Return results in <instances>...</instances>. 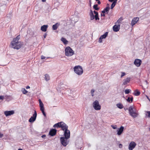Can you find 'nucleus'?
Listing matches in <instances>:
<instances>
[{"label":"nucleus","mask_w":150,"mask_h":150,"mask_svg":"<svg viewBox=\"0 0 150 150\" xmlns=\"http://www.w3.org/2000/svg\"><path fill=\"white\" fill-rule=\"evenodd\" d=\"M146 115H147V116L148 117H150V111H147L146 112Z\"/></svg>","instance_id":"obj_36"},{"label":"nucleus","mask_w":150,"mask_h":150,"mask_svg":"<svg viewBox=\"0 0 150 150\" xmlns=\"http://www.w3.org/2000/svg\"><path fill=\"white\" fill-rule=\"evenodd\" d=\"M39 105L40 108V110L42 111L43 115L44 116L46 117V115L44 111V105L40 99L39 100Z\"/></svg>","instance_id":"obj_9"},{"label":"nucleus","mask_w":150,"mask_h":150,"mask_svg":"<svg viewBox=\"0 0 150 150\" xmlns=\"http://www.w3.org/2000/svg\"><path fill=\"white\" fill-rule=\"evenodd\" d=\"M61 40L65 45L67 44L68 43V41L65 38L63 37L61 38Z\"/></svg>","instance_id":"obj_25"},{"label":"nucleus","mask_w":150,"mask_h":150,"mask_svg":"<svg viewBox=\"0 0 150 150\" xmlns=\"http://www.w3.org/2000/svg\"><path fill=\"white\" fill-rule=\"evenodd\" d=\"M22 91L24 94H26L28 92V91L24 88H23L22 89Z\"/></svg>","instance_id":"obj_33"},{"label":"nucleus","mask_w":150,"mask_h":150,"mask_svg":"<svg viewBox=\"0 0 150 150\" xmlns=\"http://www.w3.org/2000/svg\"><path fill=\"white\" fill-rule=\"evenodd\" d=\"M60 127H61L62 129L64 131L67 129L68 128V127L67 125L62 122Z\"/></svg>","instance_id":"obj_16"},{"label":"nucleus","mask_w":150,"mask_h":150,"mask_svg":"<svg viewBox=\"0 0 150 150\" xmlns=\"http://www.w3.org/2000/svg\"><path fill=\"white\" fill-rule=\"evenodd\" d=\"M124 127L123 126H121L120 128H118L117 130V134L119 135H120L122 133Z\"/></svg>","instance_id":"obj_18"},{"label":"nucleus","mask_w":150,"mask_h":150,"mask_svg":"<svg viewBox=\"0 0 150 150\" xmlns=\"http://www.w3.org/2000/svg\"><path fill=\"white\" fill-rule=\"evenodd\" d=\"M14 113V111L13 110L11 111H6L4 112V114L6 117L12 115Z\"/></svg>","instance_id":"obj_15"},{"label":"nucleus","mask_w":150,"mask_h":150,"mask_svg":"<svg viewBox=\"0 0 150 150\" xmlns=\"http://www.w3.org/2000/svg\"><path fill=\"white\" fill-rule=\"evenodd\" d=\"M65 55L67 57H70L74 54V52L69 46L67 47L65 49Z\"/></svg>","instance_id":"obj_2"},{"label":"nucleus","mask_w":150,"mask_h":150,"mask_svg":"<svg viewBox=\"0 0 150 150\" xmlns=\"http://www.w3.org/2000/svg\"><path fill=\"white\" fill-rule=\"evenodd\" d=\"M39 105L40 108V110L42 111L43 115L44 116L46 117V115L44 111V105L40 99L39 100Z\"/></svg>","instance_id":"obj_7"},{"label":"nucleus","mask_w":150,"mask_h":150,"mask_svg":"<svg viewBox=\"0 0 150 150\" xmlns=\"http://www.w3.org/2000/svg\"><path fill=\"white\" fill-rule=\"evenodd\" d=\"M100 3H100V1H98V4H100Z\"/></svg>","instance_id":"obj_52"},{"label":"nucleus","mask_w":150,"mask_h":150,"mask_svg":"<svg viewBox=\"0 0 150 150\" xmlns=\"http://www.w3.org/2000/svg\"><path fill=\"white\" fill-rule=\"evenodd\" d=\"M64 137L67 138V139H69L70 136V131L68 129L64 131Z\"/></svg>","instance_id":"obj_12"},{"label":"nucleus","mask_w":150,"mask_h":150,"mask_svg":"<svg viewBox=\"0 0 150 150\" xmlns=\"http://www.w3.org/2000/svg\"><path fill=\"white\" fill-rule=\"evenodd\" d=\"M93 13L95 14V16L94 15L93 11L91 10H90V12L89 14V15L90 16V18L91 20H92L94 18H95L96 20H99V18L98 17V12L95 11H93Z\"/></svg>","instance_id":"obj_3"},{"label":"nucleus","mask_w":150,"mask_h":150,"mask_svg":"<svg viewBox=\"0 0 150 150\" xmlns=\"http://www.w3.org/2000/svg\"><path fill=\"white\" fill-rule=\"evenodd\" d=\"M110 9V7L107 6L106 8L104 9V10L106 12H107V13H108V12L109 11V10Z\"/></svg>","instance_id":"obj_32"},{"label":"nucleus","mask_w":150,"mask_h":150,"mask_svg":"<svg viewBox=\"0 0 150 150\" xmlns=\"http://www.w3.org/2000/svg\"><path fill=\"white\" fill-rule=\"evenodd\" d=\"M113 1V2H112V3L113 4H115V5H116V3H117V2H115V1Z\"/></svg>","instance_id":"obj_48"},{"label":"nucleus","mask_w":150,"mask_h":150,"mask_svg":"<svg viewBox=\"0 0 150 150\" xmlns=\"http://www.w3.org/2000/svg\"><path fill=\"white\" fill-rule=\"evenodd\" d=\"M20 37V35H19L13 39L11 43L12 47L13 48L18 50L22 46V43L21 42L18 41Z\"/></svg>","instance_id":"obj_1"},{"label":"nucleus","mask_w":150,"mask_h":150,"mask_svg":"<svg viewBox=\"0 0 150 150\" xmlns=\"http://www.w3.org/2000/svg\"><path fill=\"white\" fill-rule=\"evenodd\" d=\"M130 91L131 90L126 89L125 91V92L126 94H128L129 93Z\"/></svg>","instance_id":"obj_34"},{"label":"nucleus","mask_w":150,"mask_h":150,"mask_svg":"<svg viewBox=\"0 0 150 150\" xmlns=\"http://www.w3.org/2000/svg\"><path fill=\"white\" fill-rule=\"evenodd\" d=\"M47 34L46 33H45V34L44 35V37L45 38H46V36H47Z\"/></svg>","instance_id":"obj_47"},{"label":"nucleus","mask_w":150,"mask_h":150,"mask_svg":"<svg viewBox=\"0 0 150 150\" xmlns=\"http://www.w3.org/2000/svg\"><path fill=\"white\" fill-rule=\"evenodd\" d=\"M133 109L134 108L133 107V106H130L128 109L129 111V113H130L131 112H134V111L133 110Z\"/></svg>","instance_id":"obj_30"},{"label":"nucleus","mask_w":150,"mask_h":150,"mask_svg":"<svg viewBox=\"0 0 150 150\" xmlns=\"http://www.w3.org/2000/svg\"><path fill=\"white\" fill-rule=\"evenodd\" d=\"M37 116V113L35 110L34 111V113L33 115V116L31 117L29 120V122H33L36 120Z\"/></svg>","instance_id":"obj_10"},{"label":"nucleus","mask_w":150,"mask_h":150,"mask_svg":"<svg viewBox=\"0 0 150 150\" xmlns=\"http://www.w3.org/2000/svg\"><path fill=\"white\" fill-rule=\"evenodd\" d=\"M146 97H147V99L149 100V101L150 102V98H149L148 96H146Z\"/></svg>","instance_id":"obj_51"},{"label":"nucleus","mask_w":150,"mask_h":150,"mask_svg":"<svg viewBox=\"0 0 150 150\" xmlns=\"http://www.w3.org/2000/svg\"><path fill=\"white\" fill-rule=\"evenodd\" d=\"M57 130L54 129H51L49 132V135L51 136H53L56 134Z\"/></svg>","instance_id":"obj_14"},{"label":"nucleus","mask_w":150,"mask_h":150,"mask_svg":"<svg viewBox=\"0 0 150 150\" xmlns=\"http://www.w3.org/2000/svg\"><path fill=\"white\" fill-rule=\"evenodd\" d=\"M122 19H121V18H120L116 22V23L117 24V23H121V22L122 21Z\"/></svg>","instance_id":"obj_38"},{"label":"nucleus","mask_w":150,"mask_h":150,"mask_svg":"<svg viewBox=\"0 0 150 150\" xmlns=\"http://www.w3.org/2000/svg\"><path fill=\"white\" fill-rule=\"evenodd\" d=\"M142 62L141 60L139 59H136L134 61V63L137 67H139L140 66Z\"/></svg>","instance_id":"obj_13"},{"label":"nucleus","mask_w":150,"mask_h":150,"mask_svg":"<svg viewBox=\"0 0 150 150\" xmlns=\"http://www.w3.org/2000/svg\"><path fill=\"white\" fill-rule=\"evenodd\" d=\"M111 127H112L113 129H115L117 128L116 126L111 125Z\"/></svg>","instance_id":"obj_42"},{"label":"nucleus","mask_w":150,"mask_h":150,"mask_svg":"<svg viewBox=\"0 0 150 150\" xmlns=\"http://www.w3.org/2000/svg\"><path fill=\"white\" fill-rule=\"evenodd\" d=\"M136 144L133 141H132L129 144L128 149L129 150H132L136 146Z\"/></svg>","instance_id":"obj_11"},{"label":"nucleus","mask_w":150,"mask_h":150,"mask_svg":"<svg viewBox=\"0 0 150 150\" xmlns=\"http://www.w3.org/2000/svg\"><path fill=\"white\" fill-rule=\"evenodd\" d=\"M119 147L120 148H122V144H119Z\"/></svg>","instance_id":"obj_45"},{"label":"nucleus","mask_w":150,"mask_h":150,"mask_svg":"<svg viewBox=\"0 0 150 150\" xmlns=\"http://www.w3.org/2000/svg\"><path fill=\"white\" fill-rule=\"evenodd\" d=\"M48 26L47 25H44L41 27V30L43 32H46L47 31Z\"/></svg>","instance_id":"obj_20"},{"label":"nucleus","mask_w":150,"mask_h":150,"mask_svg":"<svg viewBox=\"0 0 150 150\" xmlns=\"http://www.w3.org/2000/svg\"><path fill=\"white\" fill-rule=\"evenodd\" d=\"M116 106L118 108L121 109L123 108V105L121 103H119L116 104Z\"/></svg>","instance_id":"obj_28"},{"label":"nucleus","mask_w":150,"mask_h":150,"mask_svg":"<svg viewBox=\"0 0 150 150\" xmlns=\"http://www.w3.org/2000/svg\"><path fill=\"white\" fill-rule=\"evenodd\" d=\"M30 88V87L29 86H27L26 87V89H28V88Z\"/></svg>","instance_id":"obj_53"},{"label":"nucleus","mask_w":150,"mask_h":150,"mask_svg":"<svg viewBox=\"0 0 150 150\" xmlns=\"http://www.w3.org/2000/svg\"><path fill=\"white\" fill-rule=\"evenodd\" d=\"M130 115L134 118H135L137 116V114L134 111L129 113Z\"/></svg>","instance_id":"obj_23"},{"label":"nucleus","mask_w":150,"mask_h":150,"mask_svg":"<svg viewBox=\"0 0 150 150\" xmlns=\"http://www.w3.org/2000/svg\"><path fill=\"white\" fill-rule=\"evenodd\" d=\"M102 12L103 13H104L106 12L104 10H103L102 11Z\"/></svg>","instance_id":"obj_50"},{"label":"nucleus","mask_w":150,"mask_h":150,"mask_svg":"<svg viewBox=\"0 0 150 150\" xmlns=\"http://www.w3.org/2000/svg\"><path fill=\"white\" fill-rule=\"evenodd\" d=\"M127 101L129 103H132L133 100V96H132L131 98L129 97H128V98L127 99Z\"/></svg>","instance_id":"obj_27"},{"label":"nucleus","mask_w":150,"mask_h":150,"mask_svg":"<svg viewBox=\"0 0 150 150\" xmlns=\"http://www.w3.org/2000/svg\"><path fill=\"white\" fill-rule=\"evenodd\" d=\"M139 18L138 17L134 18L132 20L131 25L132 26H133L139 20Z\"/></svg>","instance_id":"obj_17"},{"label":"nucleus","mask_w":150,"mask_h":150,"mask_svg":"<svg viewBox=\"0 0 150 150\" xmlns=\"http://www.w3.org/2000/svg\"><path fill=\"white\" fill-rule=\"evenodd\" d=\"M74 69L75 72L79 75H81L83 73V69L80 66L75 67Z\"/></svg>","instance_id":"obj_4"},{"label":"nucleus","mask_w":150,"mask_h":150,"mask_svg":"<svg viewBox=\"0 0 150 150\" xmlns=\"http://www.w3.org/2000/svg\"><path fill=\"white\" fill-rule=\"evenodd\" d=\"M93 106L96 110H99L101 109V106L100 105L98 101L97 100H96L93 102Z\"/></svg>","instance_id":"obj_6"},{"label":"nucleus","mask_w":150,"mask_h":150,"mask_svg":"<svg viewBox=\"0 0 150 150\" xmlns=\"http://www.w3.org/2000/svg\"><path fill=\"white\" fill-rule=\"evenodd\" d=\"M60 24L59 23H57L54 25H53L52 26V29L53 30H56L58 28V27L59 25Z\"/></svg>","instance_id":"obj_22"},{"label":"nucleus","mask_w":150,"mask_h":150,"mask_svg":"<svg viewBox=\"0 0 150 150\" xmlns=\"http://www.w3.org/2000/svg\"><path fill=\"white\" fill-rule=\"evenodd\" d=\"M94 91H95L93 89H92L91 90V95L92 96H94L93 93H94Z\"/></svg>","instance_id":"obj_37"},{"label":"nucleus","mask_w":150,"mask_h":150,"mask_svg":"<svg viewBox=\"0 0 150 150\" xmlns=\"http://www.w3.org/2000/svg\"><path fill=\"white\" fill-rule=\"evenodd\" d=\"M122 74L121 76V77L122 78L123 76H124L125 75V73L124 72H122Z\"/></svg>","instance_id":"obj_40"},{"label":"nucleus","mask_w":150,"mask_h":150,"mask_svg":"<svg viewBox=\"0 0 150 150\" xmlns=\"http://www.w3.org/2000/svg\"><path fill=\"white\" fill-rule=\"evenodd\" d=\"M149 131H150V127L149 128Z\"/></svg>","instance_id":"obj_62"},{"label":"nucleus","mask_w":150,"mask_h":150,"mask_svg":"<svg viewBox=\"0 0 150 150\" xmlns=\"http://www.w3.org/2000/svg\"><path fill=\"white\" fill-rule=\"evenodd\" d=\"M39 105L40 108V110L42 111L43 115L44 116L46 117V115L44 111V105L40 99L39 100Z\"/></svg>","instance_id":"obj_8"},{"label":"nucleus","mask_w":150,"mask_h":150,"mask_svg":"<svg viewBox=\"0 0 150 150\" xmlns=\"http://www.w3.org/2000/svg\"><path fill=\"white\" fill-rule=\"evenodd\" d=\"M4 135L3 134H1L0 132V138L2 137Z\"/></svg>","instance_id":"obj_46"},{"label":"nucleus","mask_w":150,"mask_h":150,"mask_svg":"<svg viewBox=\"0 0 150 150\" xmlns=\"http://www.w3.org/2000/svg\"><path fill=\"white\" fill-rule=\"evenodd\" d=\"M115 5V4H113L112 3L111 5V9H112Z\"/></svg>","instance_id":"obj_41"},{"label":"nucleus","mask_w":150,"mask_h":150,"mask_svg":"<svg viewBox=\"0 0 150 150\" xmlns=\"http://www.w3.org/2000/svg\"><path fill=\"white\" fill-rule=\"evenodd\" d=\"M61 124L62 122H58L57 123L54 124L53 125V127L54 128L57 127V128H58V127H60Z\"/></svg>","instance_id":"obj_24"},{"label":"nucleus","mask_w":150,"mask_h":150,"mask_svg":"<svg viewBox=\"0 0 150 150\" xmlns=\"http://www.w3.org/2000/svg\"><path fill=\"white\" fill-rule=\"evenodd\" d=\"M46 57H45V56L42 55L41 57V59H44L46 58Z\"/></svg>","instance_id":"obj_43"},{"label":"nucleus","mask_w":150,"mask_h":150,"mask_svg":"<svg viewBox=\"0 0 150 150\" xmlns=\"http://www.w3.org/2000/svg\"><path fill=\"white\" fill-rule=\"evenodd\" d=\"M101 16L105 17V15L104 13H103V14H101Z\"/></svg>","instance_id":"obj_49"},{"label":"nucleus","mask_w":150,"mask_h":150,"mask_svg":"<svg viewBox=\"0 0 150 150\" xmlns=\"http://www.w3.org/2000/svg\"><path fill=\"white\" fill-rule=\"evenodd\" d=\"M130 78H127L126 79L124 80V82L123 83V85H125L129 83L130 81Z\"/></svg>","instance_id":"obj_21"},{"label":"nucleus","mask_w":150,"mask_h":150,"mask_svg":"<svg viewBox=\"0 0 150 150\" xmlns=\"http://www.w3.org/2000/svg\"><path fill=\"white\" fill-rule=\"evenodd\" d=\"M45 79L47 81L50 80V76L48 74H46L45 75Z\"/></svg>","instance_id":"obj_26"},{"label":"nucleus","mask_w":150,"mask_h":150,"mask_svg":"<svg viewBox=\"0 0 150 150\" xmlns=\"http://www.w3.org/2000/svg\"><path fill=\"white\" fill-rule=\"evenodd\" d=\"M102 38L100 37L99 39V40H98V42H99V43H101L102 42Z\"/></svg>","instance_id":"obj_39"},{"label":"nucleus","mask_w":150,"mask_h":150,"mask_svg":"<svg viewBox=\"0 0 150 150\" xmlns=\"http://www.w3.org/2000/svg\"><path fill=\"white\" fill-rule=\"evenodd\" d=\"M99 0H96V1H99Z\"/></svg>","instance_id":"obj_61"},{"label":"nucleus","mask_w":150,"mask_h":150,"mask_svg":"<svg viewBox=\"0 0 150 150\" xmlns=\"http://www.w3.org/2000/svg\"><path fill=\"white\" fill-rule=\"evenodd\" d=\"M45 137H46V135H43L42 136V137L43 138Z\"/></svg>","instance_id":"obj_54"},{"label":"nucleus","mask_w":150,"mask_h":150,"mask_svg":"<svg viewBox=\"0 0 150 150\" xmlns=\"http://www.w3.org/2000/svg\"><path fill=\"white\" fill-rule=\"evenodd\" d=\"M46 1V0H42V1L43 2H45Z\"/></svg>","instance_id":"obj_56"},{"label":"nucleus","mask_w":150,"mask_h":150,"mask_svg":"<svg viewBox=\"0 0 150 150\" xmlns=\"http://www.w3.org/2000/svg\"><path fill=\"white\" fill-rule=\"evenodd\" d=\"M107 6H108V7H109V4H107Z\"/></svg>","instance_id":"obj_58"},{"label":"nucleus","mask_w":150,"mask_h":150,"mask_svg":"<svg viewBox=\"0 0 150 150\" xmlns=\"http://www.w3.org/2000/svg\"><path fill=\"white\" fill-rule=\"evenodd\" d=\"M68 139L64 137H60V140L63 146H66L68 144L69 141L67 140Z\"/></svg>","instance_id":"obj_5"},{"label":"nucleus","mask_w":150,"mask_h":150,"mask_svg":"<svg viewBox=\"0 0 150 150\" xmlns=\"http://www.w3.org/2000/svg\"><path fill=\"white\" fill-rule=\"evenodd\" d=\"M120 26L119 25H114L113 27V31L115 32L119 31L120 29Z\"/></svg>","instance_id":"obj_19"},{"label":"nucleus","mask_w":150,"mask_h":150,"mask_svg":"<svg viewBox=\"0 0 150 150\" xmlns=\"http://www.w3.org/2000/svg\"><path fill=\"white\" fill-rule=\"evenodd\" d=\"M140 94V92L139 91H137L134 94V95L135 96H138Z\"/></svg>","instance_id":"obj_35"},{"label":"nucleus","mask_w":150,"mask_h":150,"mask_svg":"<svg viewBox=\"0 0 150 150\" xmlns=\"http://www.w3.org/2000/svg\"><path fill=\"white\" fill-rule=\"evenodd\" d=\"M108 32H106L103 35H101L100 37L102 38L105 39L108 36Z\"/></svg>","instance_id":"obj_29"},{"label":"nucleus","mask_w":150,"mask_h":150,"mask_svg":"<svg viewBox=\"0 0 150 150\" xmlns=\"http://www.w3.org/2000/svg\"><path fill=\"white\" fill-rule=\"evenodd\" d=\"M114 0H108V1H109V2H112V1H113Z\"/></svg>","instance_id":"obj_55"},{"label":"nucleus","mask_w":150,"mask_h":150,"mask_svg":"<svg viewBox=\"0 0 150 150\" xmlns=\"http://www.w3.org/2000/svg\"><path fill=\"white\" fill-rule=\"evenodd\" d=\"M124 110H128V108H124Z\"/></svg>","instance_id":"obj_57"},{"label":"nucleus","mask_w":150,"mask_h":150,"mask_svg":"<svg viewBox=\"0 0 150 150\" xmlns=\"http://www.w3.org/2000/svg\"><path fill=\"white\" fill-rule=\"evenodd\" d=\"M98 5L96 4L94 5L93 6V8L96 10H98L99 9V8L98 7Z\"/></svg>","instance_id":"obj_31"},{"label":"nucleus","mask_w":150,"mask_h":150,"mask_svg":"<svg viewBox=\"0 0 150 150\" xmlns=\"http://www.w3.org/2000/svg\"><path fill=\"white\" fill-rule=\"evenodd\" d=\"M18 150H23L22 149H18Z\"/></svg>","instance_id":"obj_60"},{"label":"nucleus","mask_w":150,"mask_h":150,"mask_svg":"<svg viewBox=\"0 0 150 150\" xmlns=\"http://www.w3.org/2000/svg\"><path fill=\"white\" fill-rule=\"evenodd\" d=\"M4 98V96H0V99L1 100H3Z\"/></svg>","instance_id":"obj_44"},{"label":"nucleus","mask_w":150,"mask_h":150,"mask_svg":"<svg viewBox=\"0 0 150 150\" xmlns=\"http://www.w3.org/2000/svg\"><path fill=\"white\" fill-rule=\"evenodd\" d=\"M113 1L116 2H117V0H114Z\"/></svg>","instance_id":"obj_59"}]
</instances>
